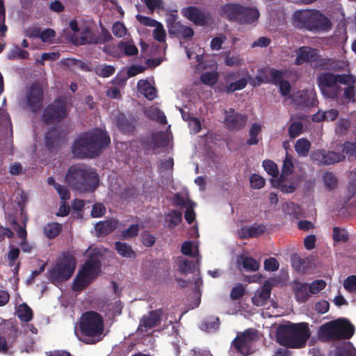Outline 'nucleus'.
I'll use <instances>...</instances> for the list:
<instances>
[{
    "mask_svg": "<svg viewBox=\"0 0 356 356\" xmlns=\"http://www.w3.org/2000/svg\"><path fill=\"white\" fill-rule=\"evenodd\" d=\"M74 334L86 344L96 343L105 335L103 317L95 312L83 313L74 327Z\"/></svg>",
    "mask_w": 356,
    "mask_h": 356,
    "instance_id": "nucleus-1",
    "label": "nucleus"
},
{
    "mask_svg": "<svg viewBox=\"0 0 356 356\" xmlns=\"http://www.w3.org/2000/svg\"><path fill=\"white\" fill-rule=\"evenodd\" d=\"M109 143L110 138L106 133L97 129L76 139L72 145V152L76 157H93Z\"/></svg>",
    "mask_w": 356,
    "mask_h": 356,
    "instance_id": "nucleus-2",
    "label": "nucleus"
},
{
    "mask_svg": "<svg viewBox=\"0 0 356 356\" xmlns=\"http://www.w3.org/2000/svg\"><path fill=\"white\" fill-rule=\"evenodd\" d=\"M310 334L307 323L287 322L277 327L276 339L280 345L287 348H302L305 346Z\"/></svg>",
    "mask_w": 356,
    "mask_h": 356,
    "instance_id": "nucleus-3",
    "label": "nucleus"
},
{
    "mask_svg": "<svg viewBox=\"0 0 356 356\" xmlns=\"http://www.w3.org/2000/svg\"><path fill=\"white\" fill-rule=\"evenodd\" d=\"M104 252V249L96 246H90L85 252L86 257H89V259L80 269L74 279L72 285L73 290H83L100 274L99 257Z\"/></svg>",
    "mask_w": 356,
    "mask_h": 356,
    "instance_id": "nucleus-4",
    "label": "nucleus"
},
{
    "mask_svg": "<svg viewBox=\"0 0 356 356\" xmlns=\"http://www.w3.org/2000/svg\"><path fill=\"white\" fill-rule=\"evenodd\" d=\"M65 181L80 193L93 191L99 184L96 172L83 164L72 165L66 175Z\"/></svg>",
    "mask_w": 356,
    "mask_h": 356,
    "instance_id": "nucleus-5",
    "label": "nucleus"
},
{
    "mask_svg": "<svg viewBox=\"0 0 356 356\" xmlns=\"http://www.w3.org/2000/svg\"><path fill=\"white\" fill-rule=\"evenodd\" d=\"M356 82V77L352 74H334L325 72L317 78L318 86L323 95L327 98L336 99L341 92L339 84L351 85Z\"/></svg>",
    "mask_w": 356,
    "mask_h": 356,
    "instance_id": "nucleus-6",
    "label": "nucleus"
},
{
    "mask_svg": "<svg viewBox=\"0 0 356 356\" xmlns=\"http://www.w3.org/2000/svg\"><path fill=\"white\" fill-rule=\"evenodd\" d=\"M271 79L273 81L279 86L280 91L286 99L290 100V102H294L297 105L305 104L311 105L314 103L316 94L314 90H302L293 95H290L291 86L288 81L284 80V73L278 70H272Z\"/></svg>",
    "mask_w": 356,
    "mask_h": 356,
    "instance_id": "nucleus-7",
    "label": "nucleus"
},
{
    "mask_svg": "<svg viewBox=\"0 0 356 356\" xmlns=\"http://www.w3.org/2000/svg\"><path fill=\"white\" fill-rule=\"evenodd\" d=\"M354 334V327L346 319L328 322L319 329V335L323 339H349Z\"/></svg>",
    "mask_w": 356,
    "mask_h": 356,
    "instance_id": "nucleus-8",
    "label": "nucleus"
},
{
    "mask_svg": "<svg viewBox=\"0 0 356 356\" xmlns=\"http://www.w3.org/2000/svg\"><path fill=\"white\" fill-rule=\"evenodd\" d=\"M220 15L241 24H250L259 18V13L254 8H243L236 4H227L220 8Z\"/></svg>",
    "mask_w": 356,
    "mask_h": 356,
    "instance_id": "nucleus-9",
    "label": "nucleus"
},
{
    "mask_svg": "<svg viewBox=\"0 0 356 356\" xmlns=\"http://www.w3.org/2000/svg\"><path fill=\"white\" fill-rule=\"evenodd\" d=\"M76 261L71 255H63L50 271L53 282L58 283L68 280L74 272Z\"/></svg>",
    "mask_w": 356,
    "mask_h": 356,
    "instance_id": "nucleus-10",
    "label": "nucleus"
},
{
    "mask_svg": "<svg viewBox=\"0 0 356 356\" xmlns=\"http://www.w3.org/2000/svg\"><path fill=\"white\" fill-rule=\"evenodd\" d=\"M296 65H300L304 63H309L313 67L321 69L323 58L319 56L316 49L301 47L296 50Z\"/></svg>",
    "mask_w": 356,
    "mask_h": 356,
    "instance_id": "nucleus-11",
    "label": "nucleus"
},
{
    "mask_svg": "<svg viewBox=\"0 0 356 356\" xmlns=\"http://www.w3.org/2000/svg\"><path fill=\"white\" fill-rule=\"evenodd\" d=\"M256 339V332L253 330H248L243 333L238 334L232 343L239 353L247 355L253 352L252 344Z\"/></svg>",
    "mask_w": 356,
    "mask_h": 356,
    "instance_id": "nucleus-12",
    "label": "nucleus"
},
{
    "mask_svg": "<svg viewBox=\"0 0 356 356\" xmlns=\"http://www.w3.org/2000/svg\"><path fill=\"white\" fill-rule=\"evenodd\" d=\"M345 158L346 156L343 153L327 151L325 149L314 151L311 155L312 161L318 165H331L342 161Z\"/></svg>",
    "mask_w": 356,
    "mask_h": 356,
    "instance_id": "nucleus-13",
    "label": "nucleus"
},
{
    "mask_svg": "<svg viewBox=\"0 0 356 356\" xmlns=\"http://www.w3.org/2000/svg\"><path fill=\"white\" fill-rule=\"evenodd\" d=\"M196 60L198 63L196 69L198 70L200 69H206L207 67H210L213 70L211 72H207L202 73L200 76L201 81L206 85L213 86L214 85L218 79V73L217 72V64L214 60H211L210 64L206 65L203 63V56L201 54H196Z\"/></svg>",
    "mask_w": 356,
    "mask_h": 356,
    "instance_id": "nucleus-14",
    "label": "nucleus"
},
{
    "mask_svg": "<svg viewBox=\"0 0 356 356\" xmlns=\"http://www.w3.org/2000/svg\"><path fill=\"white\" fill-rule=\"evenodd\" d=\"M65 103L63 99H58L49 106L43 114V120L46 122H56L66 115Z\"/></svg>",
    "mask_w": 356,
    "mask_h": 356,
    "instance_id": "nucleus-15",
    "label": "nucleus"
},
{
    "mask_svg": "<svg viewBox=\"0 0 356 356\" xmlns=\"http://www.w3.org/2000/svg\"><path fill=\"white\" fill-rule=\"evenodd\" d=\"M181 14L197 25L203 26L210 19L211 15L194 6H188L181 10Z\"/></svg>",
    "mask_w": 356,
    "mask_h": 356,
    "instance_id": "nucleus-16",
    "label": "nucleus"
},
{
    "mask_svg": "<svg viewBox=\"0 0 356 356\" xmlns=\"http://www.w3.org/2000/svg\"><path fill=\"white\" fill-rule=\"evenodd\" d=\"M247 121V116L235 112L230 108L225 111L224 123L230 130H239L243 128Z\"/></svg>",
    "mask_w": 356,
    "mask_h": 356,
    "instance_id": "nucleus-17",
    "label": "nucleus"
},
{
    "mask_svg": "<svg viewBox=\"0 0 356 356\" xmlns=\"http://www.w3.org/2000/svg\"><path fill=\"white\" fill-rule=\"evenodd\" d=\"M173 204L175 206L186 209L185 219L188 223H192L195 219L194 208L196 204L185 196L176 195L173 200Z\"/></svg>",
    "mask_w": 356,
    "mask_h": 356,
    "instance_id": "nucleus-18",
    "label": "nucleus"
},
{
    "mask_svg": "<svg viewBox=\"0 0 356 356\" xmlns=\"http://www.w3.org/2000/svg\"><path fill=\"white\" fill-rule=\"evenodd\" d=\"M162 314V310L157 309L155 311H151L148 314L144 315L140 319L138 330L140 332H146L156 326L161 321Z\"/></svg>",
    "mask_w": 356,
    "mask_h": 356,
    "instance_id": "nucleus-19",
    "label": "nucleus"
},
{
    "mask_svg": "<svg viewBox=\"0 0 356 356\" xmlns=\"http://www.w3.org/2000/svg\"><path fill=\"white\" fill-rule=\"evenodd\" d=\"M42 90L39 86H33L26 96L27 106L33 112L41 107Z\"/></svg>",
    "mask_w": 356,
    "mask_h": 356,
    "instance_id": "nucleus-20",
    "label": "nucleus"
},
{
    "mask_svg": "<svg viewBox=\"0 0 356 356\" xmlns=\"http://www.w3.org/2000/svg\"><path fill=\"white\" fill-rule=\"evenodd\" d=\"M270 290L271 284L270 282H265L263 286L258 289L252 298V303L257 307L266 305L270 298Z\"/></svg>",
    "mask_w": 356,
    "mask_h": 356,
    "instance_id": "nucleus-21",
    "label": "nucleus"
},
{
    "mask_svg": "<svg viewBox=\"0 0 356 356\" xmlns=\"http://www.w3.org/2000/svg\"><path fill=\"white\" fill-rule=\"evenodd\" d=\"M314 10H302L296 11L293 14V23L298 27H306L309 29L312 18Z\"/></svg>",
    "mask_w": 356,
    "mask_h": 356,
    "instance_id": "nucleus-22",
    "label": "nucleus"
},
{
    "mask_svg": "<svg viewBox=\"0 0 356 356\" xmlns=\"http://www.w3.org/2000/svg\"><path fill=\"white\" fill-rule=\"evenodd\" d=\"M329 19L320 13L318 11L314 10L309 29L313 30H327L330 28Z\"/></svg>",
    "mask_w": 356,
    "mask_h": 356,
    "instance_id": "nucleus-23",
    "label": "nucleus"
},
{
    "mask_svg": "<svg viewBox=\"0 0 356 356\" xmlns=\"http://www.w3.org/2000/svg\"><path fill=\"white\" fill-rule=\"evenodd\" d=\"M118 222L115 219H111L97 222L95 225V232L97 236H104L117 228Z\"/></svg>",
    "mask_w": 356,
    "mask_h": 356,
    "instance_id": "nucleus-24",
    "label": "nucleus"
},
{
    "mask_svg": "<svg viewBox=\"0 0 356 356\" xmlns=\"http://www.w3.org/2000/svg\"><path fill=\"white\" fill-rule=\"evenodd\" d=\"M321 69H327L334 71H341L348 67L347 61L344 60H334L331 58H323L321 63Z\"/></svg>",
    "mask_w": 356,
    "mask_h": 356,
    "instance_id": "nucleus-25",
    "label": "nucleus"
},
{
    "mask_svg": "<svg viewBox=\"0 0 356 356\" xmlns=\"http://www.w3.org/2000/svg\"><path fill=\"white\" fill-rule=\"evenodd\" d=\"M138 91L147 99L153 100L156 97V88L146 80H140L138 83Z\"/></svg>",
    "mask_w": 356,
    "mask_h": 356,
    "instance_id": "nucleus-26",
    "label": "nucleus"
},
{
    "mask_svg": "<svg viewBox=\"0 0 356 356\" xmlns=\"http://www.w3.org/2000/svg\"><path fill=\"white\" fill-rule=\"evenodd\" d=\"M72 40L77 45L97 42L96 38L93 37L91 31L88 28H85L81 30L78 35L75 36V38H72Z\"/></svg>",
    "mask_w": 356,
    "mask_h": 356,
    "instance_id": "nucleus-27",
    "label": "nucleus"
},
{
    "mask_svg": "<svg viewBox=\"0 0 356 356\" xmlns=\"http://www.w3.org/2000/svg\"><path fill=\"white\" fill-rule=\"evenodd\" d=\"M339 115V111L337 109L331 108L325 111H319L312 116L314 122H321L322 120L333 121Z\"/></svg>",
    "mask_w": 356,
    "mask_h": 356,
    "instance_id": "nucleus-28",
    "label": "nucleus"
},
{
    "mask_svg": "<svg viewBox=\"0 0 356 356\" xmlns=\"http://www.w3.org/2000/svg\"><path fill=\"white\" fill-rule=\"evenodd\" d=\"M293 290L296 295V298L298 302H305L309 296V287L305 283L295 282L293 284Z\"/></svg>",
    "mask_w": 356,
    "mask_h": 356,
    "instance_id": "nucleus-29",
    "label": "nucleus"
},
{
    "mask_svg": "<svg viewBox=\"0 0 356 356\" xmlns=\"http://www.w3.org/2000/svg\"><path fill=\"white\" fill-rule=\"evenodd\" d=\"M273 184L284 193H293L297 187L295 181L288 183L284 180V177H280L277 180L273 181Z\"/></svg>",
    "mask_w": 356,
    "mask_h": 356,
    "instance_id": "nucleus-30",
    "label": "nucleus"
},
{
    "mask_svg": "<svg viewBox=\"0 0 356 356\" xmlns=\"http://www.w3.org/2000/svg\"><path fill=\"white\" fill-rule=\"evenodd\" d=\"M16 314L22 321L28 322L33 318L32 309L25 303L21 304L17 307Z\"/></svg>",
    "mask_w": 356,
    "mask_h": 356,
    "instance_id": "nucleus-31",
    "label": "nucleus"
},
{
    "mask_svg": "<svg viewBox=\"0 0 356 356\" xmlns=\"http://www.w3.org/2000/svg\"><path fill=\"white\" fill-rule=\"evenodd\" d=\"M224 62L227 66L238 67L244 64V59L240 54H231L229 52H225Z\"/></svg>",
    "mask_w": 356,
    "mask_h": 356,
    "instance_id": "nucleus-32",
    "label": "nucleus"
},
{
    "mask_svg": "<svg viewBox=\"0 0 356 356\" xmlns=\"http://www.w3.org/2000/svg\"><path fill=\"white\" fill-rule=\"evenodd\" d=\"M169 32L179 34L184 38H190L193 35V31L191 28L175 22V25L169 28Z\"/></svg>",
    "mask_w": 356,
    "mask_h": 356,
    "instance_id": "nucleus-33",
    "label": "nucleus"
},
{
    "mask_svg": "<svg viewBox=\"0 0 356 356\" xmlns=\"http://www.w3.org/2000/svg\"><path fill=\"white\" fill-rule=\"evenodd\" d=\"M250 79V75L247 70H245V76L236 81L229 83L227 86V91L229 92H234L243 89Z\"/></svg>",
    "mask_w": 356,
    "mask_h": 356,
    "instance_id": "nucleus-34",
    "label": "nucleus"
},
{
    "mask_svg": "<svg viewBox=\"0 0 356 356\" xmlns=\"http://www.w3.org/2000/svg\"><path fill=\"white\" fill-rule=\"evenodd\" d=\"M311 147V143L307 138L298 139L295 144V149L299 156H305L307 155Z\"/></svg>",
    "mask_w": 356,
    "mask_h": 356,
    "instance_id": "nucleus-35",
    "label": "nucleus"
},
{
    "mask_svg": "<svg viewBox=\"0 0 356 356\" xmlns=\"http://www.w3.org/2000/svg\"><path fill=\"white\" fill-rule=\"evenodd\" d=\"M238 261H241L243 268L247 271H256L260 266L259 262L252 257L241 256Z\"/></svg>",
    "mask_w": 356,
    "mask_h": 356,
    "instance_id": "nucleus-36",
    "label": "nucleus"
},
{
    "mask_svg": "<svg viewBox=\"0 0 356 356\" xmlns=\"http://www.w3.org/2000/svg\"><path fill=\"white\" fill-rule=\"evenodd\" d=\"M145 113L146 115L153 120H156L161 123L166 122L165 117L163 112H161L157 107L151 106L146 108Z\"/></svg>",
    "mask_w": 356,
    "mask_h": 356,
    "instance_id": "nucleus-37",
    "label": "nucleus"
},
{
    "mask_svg": "<svg viewBox=\"0 0 356 356\" xmlns=\"http://www.w3.org/2000/svg\"><path fill=\"white\" fill-rule=\"evenodd\" d=\"M182 214L179 211L173 210L165 216V222L168 227L172 228L181 222Z\"/></svg>",
    "mask_w": 356,
    "mask_h": 356,
    "instance_id": "nucleus-38",
    "label": "nucleus"
},
{
    "mask_svg": "<svg viewBox=\"0 0 356 356\" xmlns=\"http://www.w3.org/2000/svg\"><path fill=\"white\" fill-rule=\"evenodd\" d=\"M115 249L123 257L134 258L135 257V253L132 250L131 248L125 243L116 242Z\"/></svg>",
    "mask_w": 356,
    "mask_h": 356,
    "instance_id": "nucleus-39",
    "label": "nucleus"
},
{
    "mask_svg": "<svg viewBox=\"0 0 356 356\" xmlns=\"http://www.w3.org/2000/svg\"><path fill=\"white\" fill-rule=\"evenodd\" d=\"M261 131V126L258 123H254L249 131L250 138L247 143L248 145H256L259 142V136Z\"/></svg>",
    "mask_w": 356,
    "mask_h": 356,
    "instance_id": "nucleus-40",
    "label": "nucleus"
},
{
    "mask_svg": "<svg viewBox=\"0 0 356 356\" xmlns=\"http://www.w3.org/2000/svg\"><path fill=\"white\" fill-rule=\"evenodd\" d=\"M181 252L190 257H195L198 254L197 245L191 241H186L182 244Z\"/></svg>",
    "mask_w": 356,
    "mask_h": 356,
    "instance_id": "nucleus-41",
    "label": "nucleus"
},
{
    "mask_svg": "<svg viewBox=\"0 0 356 356\" xmlns=\"http://www.w3.org/2000/svg\"><path fill=\"white\" fill-rule=\"evenodd\" d=\"M293 170V164L292 162V157L286 154L285 159L283 161L282 168V175L280 177H284L291 175Z\"/></svg>",
    "mask_w": 356,
    "mask_h": 356,
    "instance_id": "nucleus-42",
    "label": "nucleus"
},
{
    "mask_svg": "<svg viewBox=\"0 0 356 356\" xmlns=\"http://www.w3.org/2000/svg\"><path fill=\"white\" fill-rule=\"evenodd\" d=\"M61 227L58 223H49L44 227V234L49 238L56 236L60 231Z\"/></svg>",
    "mask_w": 356,
    "mask_h": 356,
    "instance_id": "nucleus-43",
    "label": "nucleus"
},
{
    "mask_svg": "<svg viewBox=\"0 0 356 356\" xmlns=\"http://www.w3.org/2000/svg\"><path fill=\"white\" fill-rule=\"evenodd\" d=\"M152 34L156 40L160 42H165L166 33L161 23L159 22L154 26Z\"/></svg>",
    "mask_w": 356,
    "mask_h": 356,
    "instance_id": "nucleus-44",
    "label": "nucleus"
},
{
    "mask_svg": "<svg viewBox=\"0 0 356 356\" xmlns=\"http://www.w3.org/2000/svg\"><path fill=\"white\" fill-rule=\"evenodd\" d=\"M121 50H123L124 54L127 56H134L138 54L137 47L133 44L132 42H121L119 44Z\"/></svg>",
    "mask_w": 356,
    "mask_h": 356,
    "instance_id": "nucleus-45",
    "label": "nucleus"
},
{
    "mask_svg": "<svg viewBox=\"0 0 356 356\" xmlns=\"http://www.w3.org/2000/svg\"><path fill=\"white\" fill-rule=\"evenodd\" d=\"M262 165L266 172L273 177H276L278 175L279 170L277 166L273 161L265 160L263 161Z\"/></svg>",
    "mask_w": 356,
    "mask_h": 356,
    "instance_id": "nucleus-46",
    "label": "nucleus"
},
{
    "mask_svg": "<svg viewBox=\"0 0 356 356\" xmlns=\"http://www.w3.org/2000/svg\"><path fill=\"white\" fill-rule=\"evenodd\" d=\"M303 126L300 122H293L289 127V134L291 138L298 136L302 131Z\"/></svg>",
    "mask_w": 356,
    "mask_h": 356,
    "instance_id": "nucleus-47",
    "label": "nucleus"
},
{
    "mask_svg": "<svg viewBox=\"0 0 356 356\" xmlns=\"http://www.w3.org/2000/svg\"><path fill=\"white\" fill-rule=\"evenodd\" d=\"M226 39V36L222 34H220L219 35L213 38L210 43L211 49L214 51L220 50L222 47V44L225 42Z\"/></svg>",
    "mask_w": 356,
    "mask_h": 356,
    "instance_id": "nucleus-48",
    "label": "nucleus"
},
{
    "mask_svg": "<svg viewBox=\"0 0 356 356\" xmlns=\"http://www.w3.org/2000/svg\"><path fill=\"white\" fill-rule=\"evenodd\" d=\"M333 239L338 242H345L348 239L347 232L343 229L339 227H334L333 229Z\"/></svg>",
    "mask_w": 356,
    "mask_h": 356,
    "instance_id": "nucleus-49",
    "label": "nucleus"
},
{
    "mask_svg": "<svg viewBox=\"0 0 356 356\" xmlns=\"http://www.w3.org/2000/svg\"><path fill=\"white\" fill-rule=\"evenodd\" d=\"M115 72L113 67L111 65H99L96 68V72L99 76L108 77L111 76Z\"/></svg>",
    "mask_w": 356,
    "mask_h": 356,
    "instance_id": "nucleus-50",
    "label": "nucleus"
},
{
    "mask_svg": "<svg viewBox=\"0 0 356 356\" xmlns=\"http://www.w3.org/2000/svg\"><path fill=\"white\" fill-rule=\"evenodd\" d=\"M326 286V283L322 280H318L308 286L309 291L312 294H316L323 290Z\"/></svg>",
    "mask_w": 356,
    "mask_h": 356,
    "instance_id": "nucleus-51",
    "label": "nucleus"
},
{
    "mask_svg": "<svg viewBox=\"0 0 356 356\" xmlns=\"http://www.w3.org/2000/svg\"><path fill=\"white\" fill-rule=\"evenodd\" d=\"M343 286L349 292H356V275H350L343 281Z\"/></svg>",
    "mask_w": 356,
    "mask_h": 356,
    "instance_id": "nucleus-52",
    "label": "nucleus"
},
{
    "mask_svg": "<svg viewBox=\"0 0 356 356\" xmlns=\"http://www.w3.org/2000/svg\"><path fill=\"white\" fill-rule=\"evenodd\" d=\"M113 33L115 36L122 38L127 34V29L122 23L117 22L113 26Z\"/></svg>",
    "mask_w": 356,
    "mask_h": 356,
    "instance_id": "nucleus-53",
    "label": "nucleus"
},
{
    "mask_svg": "<svg viewBox=\"0 0 356 356\" xmlns=\"http://www.w3.org/2000/svg\"><path fill=\"white\" fill-rule=\"evenodd\" d=\"M342 153L349 156H356V142H346L342 145Z\"/></svg>",
    "mask_w": 356,
    "mask_h": 356,
    "instance_id": "nucleus-54",
    "label": "nucleus"
},
{
    "mask_svg": "<svg viewBox=\"0 0 356 356\" xmlns=\"http://www.w3.org/2000/svg\"><path fill=\"white\" fill-rule=\"evenodd\" d=\"M250 186L253 188H261L265 184L264 179L259 175L254 174L250 177Z\"/></svg>",
    "mask_w": 356,
    "mask_h": 356,
    "instance_id": "nucleus-55",
    "label": "nucleus"
},
{
    "mask_svg": "<svg viewBox=\"0 0 356 356\" xmlns=\"http://www.w3.org/2000/svg\"><path fill=\"white\" fill-rule=\"evenodd\" d=\"M325 185L330 189L334 188L337 184V180L334 175L331 172H327L323 177Z\"/></svg>",
    "mask_w": 356,
    "mask_h": 356,
    "instance_id": "nucleus-56",
    "label": "nucleus"
},
{
    "mask_svg": "<svg viewBox=\"0 0 356 356\" xmlns=\"http://www.w3.org/2000/svg\"><path fill=\"white\" fill-rule=\"evenodd\" d=\"M350 127V122L348 120H340L336 127V132L339 134H344Z\"/></svg>",
    "mask_w": 356,
    "mask_h": 356,
    "instance_id": "nucleus-57",
    "label": "nucleus"
},
{
    "mask_svg": "<svg viewBox=\"0 0 356 356\" xmlns=\"http://www.w3.org/2000/svg\"><path fill=\"white\" fill-rule=\"evenodd\" d=\"M139 227L138 225H132L128 229L122 231V236L124 238L134 237L138 234Z\"/></svg>",
    "mask_w": 356,
    "mask_h": 356,
    "instance_id": "nucleus-58",
    "label": "nucleus"
},
{
    "mask_svg": "<svg viewBox=\"0 0 356 356\" xmlns=\"http://www.w3.org/2000/svg\"><path fill=\"white\" fill-rule=\"evenodd\" d=\"M34 36H40L41 40L44 42H50L55 36V32L53 29H48L42 32H41L40 34L38 33L37 34L34 35Z\"/></svg>",
    "mask_w": 356,
    "mask_h": 356,
    "instance_id": "nucleus-59",
    "label": "nucleus"
},
{
    "mask_svg": "<svg viewBox=\"0 0 356 356\" xmlns=\"http://www.w3.org/2000/svg\"><path fill=\"white\" fill-rule=\"evenodd\" d=\"M279 268V262L276 259L270 257L264 261V269L268 271H275Z\"/></svg>",
    "mask_w": 356,
    "mask_h": 356,
    "instance_id": "nucleus-60",
    "label": "nucleus"
},
{
    "mask_svg": "<svg viewBox=\"0 0 356 356\" xmlns=\"http://www.w3.org/2000/svg\"><path fill=\"white\" fill-rule=\"evenodd\" d=\"M177 263L179 269L181 273L186 274L191 271V264L187 259L183 257H179L178 258Z\"/></svg>",
    "mask_w": 356,
    "mask_h": 356,
    "instance_id": "nucleus-61",
    "label": "nucleus"
},
{
    "mask_svg": "<svg viewBox=\"0 0 356 356\" xmlns=\"http://www.w3.org/2000/svg\"><path fill=\"white\" fill-rule=\"evenodd\" d=\"M136 19L141 24L146 26L154 27L158 23H159L153 19L141 15H137Z\"/></svg>",
    "mask_w": 356,
    "mask_h": 356,
    "instance_id": "nucleus-62",
    "label": "nucleus"
},
{
    "mask_svg": "<svg viewBox=\"0 0 356 356\" xmlns=\"http://www.w3.org/2000/svg\"><path fill=\"white\" fill-rule=\"evenodd\" d=\"M244 287L241 284H238L234 286L230 293V297L233 300L240 298L244 294Z\"/></svg>",
    "mask_w": 356,
    "mask_h": 356,
    "instance_id": "nucleus-63",
    "label": "nucleus"
},
{
    "mask_svg": "<svg viewBox=\"0 0 356 356\" xmlns=\"http://www.w3.org/2000/svg\"><path fill=\"white\" fill-rule=\"evenodd\" d=\"M106 208L101 203H96L93 205L91 216L94 218H99L104 214Z\"/></svg>",
    "mask_w": 356,
    "mask_h": 356,
    "instance_id": "nucleus-64",
    "label": "nucleus"
}]
</instances>
